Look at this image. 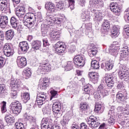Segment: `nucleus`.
<instances>
[{"mask_svg":"<svg viewBox=\"0 0 129 129\" xmlns=\"http://www.w3.org/2000/svg\"><path fill=\"white\" fill-rule=\"evenodd\" d=\"M69 4H65L63 2H60L56 4L55 7L56 10L57 11H61V10H65L66 8H70L71 10H74L75 6V1L74 0H68Z\"/></svg>","mask_w":129,"mask_h":129,"instance_id":"nucleus-1","label":"nucleus"},{"mask_svg":"<svg viewBox=\"0 0 129 129\" xmlns=\"http://www.w3.org/2000/svg\"><path fill=\"white\" fill-rule=\"evenodd\" d=\"M10 108L14 114H19L22 111V104L18 101H14L10 104Z\"/></svg>","mask_w":129,"mask_h":129,"instance_id":"nucleus-2","label":"nucleus"},{"mask_svg":"<svg viewBox=\"0 0 129 129\" xmlns=\"http://www.w3.org/2000/svg\"><path fill=\"white\" fill-rule=\"evenodd\" d=\"M25 18H27L24 23L28 28H33V26L36 24V18L35 15L32 13L27 14Z\"/></svg>","mask_w":129,"mask_h":129,"instance_id":"nucleus-3","label":"nucleus"},{"mask_svg":"<svg viewBox=\"0 0 129 129\" xmlns=\"http://www.w3.org/2000/svg\"><path fill=\"white\" fill-rule=\"evenodd\" d=\"M85 61H86V58L83 55H78L74 58V62L77 68L83 67L85 65Z\"/></svg>","mask_w":129,"mask_h":129,"instance_id":"nucleus-4","label":"nucleus"},{"mask_svg":"<svg viewBox=\"0 0 129 129\" xmlns=\"http://www.w3.org/2000/svg\"><path fill=\"white\" fill-rule=\"evenodd\" d=\"M52 111L54 116L59 118L62 116L63 112L61 111V104L59 102H55L52 105Z\"/></svg>","mask_w":129,"mask_h":129,"instance_id":"nucleus-5","label":"nucleus"},{"mask_svg":"<svg viewBox=\"0 0 129 129\" xmlns=\"http://www.w3.org/2000/svg\"><path fill=\"white\" fill-rule=\"evenodd\" d=\"M4 53L7 57H11L14 55V52L13 51V46L12 44L9 43H6L3 47Z\"/></svg>","mask_w":129,"mask_h":129,"instance_id":"nucleus-6","label":"nucleus"},{"mask_svg":"<svg viewBox=\"0 0 129 129\" xmlns=\"http://www.w3.org/2000/svg\"><path fill=\"white\" fill-rule=\"evenodd\" d=\"M66 50V45L65 43L60 41L57 42L55 45V51L57 54H62Z\"/></svg>","mask_w":129,"mask_h":129,"instance_id":"nucleus-7","label":"nucleus"},{"mask_svg":"<svg viewBox=\"0 0 129 129\" xmlns=\"http://www.w3.org/2000/svg\"><path fill=\"white\" fill-rule=\"evenodd\" d=\"M52 122V119L49 118H43L41 121V129H51Z\"/></svg>","mask_w":129,"mask_h":129,"instance_id":"nucleus-8","label":"nucleus"},{"mask_svg":"<svg viewBox=\"0 0 129 129\" xmlns=\"http://www.w3.org/2000/svg\"><path fill=\"white\" fill-rule=\"evenodd\" d=\"M50 70H51V65L49 63L43 62L40 65L37 71L43 74V72L49 71Z\"/></svg>","mask_w":129,"mask_h":129,"instance_id":"nucleus-9","label":"nucleus"},{"mask_svg":"<svg viewBox=\"0 0 129 129\" xmlns=\"http://www.w3.org/2000/svg\"><path fill=\"white\" fill-rule=\"evenodd\" d=\"M118 75L121 80H124V81H129L128 71H119Z\"/></svg>","mask_w":129,"mask_h":129,"instance_id":"nucleus-10","label":"nucleus"},{"mask_svg":"<svg viewBox=\"0 0 129 129\" xmlns=\"http://www.w3.org/2000/svg\"><path fill=\"white\" fill-rule=\"evenodd\" d=\"M17 63L19 68H24L27 66V59L24 57L18 56L17 59Z\"/></svg>","mask_w":129,"mask_h":129,"instance_id":"nucleus-11","label":"nucleus"},{"mask_svg":"<svg viewBox=\"0 0 129 129\" xmlns=\"http://www.w3.org/2000/svg\"><path fill=\"white\" fill-rule=\"evenodd\" d=\"M8 24H9V19L8 18V16H1L0 19V28L3 30L6 29L7 26H8Z\"/></svg>","mask_w":129,"mask_h":129,"instance_id":"nucleus-12","label":"nucleus"},{"mask_svg":"<svg viewBox=\"0 0 129 129\" xmlns=\"http://www.w3.org/2000/svg\"><path fill=\"white\" fill-rule=\"evenodd\" d=\"M90 5L92 8L98 9V8L103 6V1L102 0H90Z\"/></svg>","mask_w":129,"mask_h":129,"instance_id":"nucleus-13","label":"nucleus"},{"mask_svg":"<svg viewBox=\"0 0 129 129\" xmlns=\"http://www.w3.org/2000/svg\"><path fill=\"white\" fill-rule=\"evenodd\" d=\"M19 49L21 50L22 53H27L29 50V44L27 41H22L19 43Z\"/></svg>","mask_w":129,"mask_h":129,"instance_id":"nucleus-14","label":"nucleus"},{"mask_svg":"<svg viewBox=\"0 0 129 129\" xmlns=\"http://www.w3.org/2000/svg\"><path fill=\"white\" fill-rule=\"evenodd\" d=\"M16 11V15L18 18H23L25 15V13H26V10H25V7H24V6H18Z\"/></svg>","mask_w":129,"mask_h":129,"instance_id":"nucleus-15","label":"nucleus"},{"mask_svg":"<svg viewBox=\"0 0 129 129\" xmlns=\"http://www.w3.org/2000/svg\"><path fill=\"white\" fill-rule=\"evenodd\" d=\"M88 77L93 83H97L98 82V74L94 72H90L88 74Z\"/></svg>","mask_w":129,"mask_h":129,"instance_id":"nucleus-16","label":"nucleus"},{"mask_svg":"<svg viewBox=\"0 0 129 129\" xmlns=\"http://www.w3.org/2000/svg\"><path fill=\"white\" fill-rule=\"evenodd\" d=\"M98 93H100L102 97H104L108 95V91L106 89H104L103 85H100L97 88Z\"/></svg>","mask_w":129,"mask_h":129,"instance_id":"nucleus-17","label":"nucleus"},{"mask_svg":"<svg viewBox=\"0 0 129 129\" xmlns=\"http://www.w3.org/2000/svg\"><path fill=\"white\" fill-rule=\"evenodd\" d=\"M23 84L21 80H19L18 81H16L15 80H12L11 82L10 83V85L13 89L17 90L19 87H21V86Z\"/></svg>","mask_w":129,"mask_h":129,"instance_id":"nucleus-18","label":"nucleus"},{"mask_svg":"<svg viewBox=\"0 0 129 129\" xmlns=\"http://www.w3.org/2000/svg\"><path fill=\"white\" fill-rule=\"evenodd\" d=\"M49 87V79L47 78H44L42 81L39 82V87L41 89L45 90L47 89V88Z\"/></svg>","mask_w":129,"mask_h":129,"instance_id":"nucleus-19","label":"nucleus"},{"mask_svg":"<svg viewBox=\"0 0 129 129\" xmlns=\"http://www.w3.org/2000/svg\"><path fill=\"white\" fill-rule=\"evenodd\" d=\"M126 96H127L126 92L124 93L118 92L116 94V99L119 102H120V101H125L127 98Z\"/></svg>","mask_w":129,"mask_h":129,"instance_id":"nucleus-20","label":"nucleus"},{"mask_svg":"<svg viewBox=\"0 0 129 129\" xmlns=\"http://www.w3.org/2000/svg\"><path fill=\"white\" fill-rule=\"evenodd\" d=\"M92 12L94 14V21L95 22H98L102 20V14L100 12L94 9H93Z\"/></svg>","mask_w":129,"mask_h":129,"instance_id":"nucleus-21","label":"nucleus"},{"mask_svg":"<svg viewBox=\"0 0 129 129\" xmlns=\"http://www.w3.org/2000/svg\"><path fill=\"white\" fill-rule=\"evenodd\" d=\"M45 9H46L49 13H51L52 14L55 13V11H56L55 5L50 2H47L45 4Z\"/></svg>","mask_w":129,"mask_h":129,"instance_id":"nucleus-22","label":"nucleus"},{"mask_svg":"<svg viewBox=\"0 0 129 129\" xmlns=\"http://www.w3.org/2000/svg\"><path fill=\"white\" fill-rule=\"evenodd\" d=\"M113 64L114 61L112 60H109L108 61H106L105 63V67L103 63L101 65L102 68H105V70L107 71H109V70H111L112 68H113Z\"/></svg>","mask_w":129,"mask_h":129,"instance_id":"nucleus-23","label":"nucleus"},{"mask_svg":"<svg viewBox=\"0 0 129 129\" xmlns=\"http://www.w3.org/2000/svg\"><path fill=\"white\" fill-rule=\"evenodd\" d=\"M118 49H119L118 46L114 45H112L109 48V52L111 55L116 56L118 54Z\"/></svg>","mask_w":129,"mask_h":129,"instance_id":"nucleus-24","label":"nucleus"},{"mask_svg":"<svg viewBox=\"0 0 129 129\" xmlns=\"http://www.w3.org/2000/svg\"><path fill=\"white\" fill-rule=\"evenodd\" d=\"M110 10L113 13H119L120 12V7L117 4L111 3L110 5Z\"/></svg>","mask_w":129,"mask_h":129,"instance_id":"nucleus-25","label":"nucleus"},{"mask_svg":"<svg viewBox=\"0 0 129 129\" xmlns=\"http://www.w3.org/2000/svg\"><path fill=\"white\" fill-rule=\"evenodd\" d=\"M4 119L7 123H14L15 122V117L11 115L10 113H7L5 115Z\"/></svg>","mask_w":129,"mask_h":129,"instance_id":"nucleus-26","label":"nucleus"},{"mask_svg":"<svg viewBox=\"0 0 129 129\" xmlns=\"http://www.w3.org/2000/svg\"><path fill=\"white\" fill-rule=\"evenodd\" d=\"M15 36V31L13 30H8L6 33V39L7 41H11Z\"/></svg>","mask_w":129,"mask_h":129,"instance_id":"nucleus-27","label":"nucleus"},{"mask_svg":"<svg viewBox=\"0 0 129 129\" xmlns=\"http://www.w3.org/2000/svg\"><path fill=\"white\" fill-rule=\"evenodd\" d=\"M117 110L119 111V112H121L123 111V113L124 114H129V106L128 105H126V106H120L118 107L117 108Z\"/></svg>","mask_w":129,"mask_h":129,"instance_id":"nucleus-28","label":"nucleus"},{"mask_svg":"<svg viewBox=\"0 0 129 129\" xmlns=\"http://www.w3.org/2000/svg\"><path fill=\"white\" fill-rule=\"evenodd\" d=\"M41 49V41H34L32 43V50L33 51H37Z\"/></svg>","mask_w":129,"mask_h":129,"instance_id":"nucleus-29","label":"nucleus"},{"mask_svg":"<svg viewBox=\"0 0 129 129\" xmlns=\"http://www.w3.org/2000/svg\"><path fill=\"white\" fill-rule=\"evenodd\" d=\"M21 99L24 103H27V102L30 100V93L27 92L22 93L21 94Z\"/></svg>","mask_w":129,"mask_h":129,"instance_id":"nucleus-30","label":"nucleus"},{"mask_svg":"<svg viewBox=\"0 0 129 129\" xmlns=\"http://www.w3.org/2000/svg\"><path fill=\"white\" fill-rule=\"evenodd\" d=\"M116 79V77L114 74H108L105 77V82H111L114 81Z\"/></svg>","mask_w":129,"mask_h":129,"instance_id":"nucleus-31","label":"nucleus"},{"mask_svg":"<svg viewBox=\"0 0 129 129\" xmlns=\"http://www.w3.org/2000/svg\"><path fill=\"white\" fill-rule=\"evenodd\" d=\"M23 75L25 79H28L32 76V72L30 69H26L23 72Z\"/></svg>","mask_w":129,"mask_h":129,"instance_id":"nucleus-32","label":"nucleus"},{"mask_svg":"<svg viewBox=\"0 0 129 129\" xmlns=\"http://www.w3.org/2000/svg\"><path fill=\"white\" fill-rule=\"evenodd\" d=\"M10 24L13 29H17L18 28V20H17V18L12 17L10 20Z\"/></svg>","mask_w":129,"mask_h":129,"instance_id":"nucleus-33","label":"nucleus"},{"mask_svg":"<svg viewBox=\"0 0 129 129\" xmlns=\"http://www.w3.org/2000/svg\"><path fill=\"white\" fill-rule=\"evenodd\" d=\"M49 37L50 40L53 41H57L59 39V36H58V32H52L49 34Z\"/></svg>","mask_w":129,"mask_h":129,"instance_id":"nucleus-34","label":"nucleus"},{"mask_svg":"<svg viewBox=\"0 0 129 129\" xmlns=\"http://www.w3.org/2000/svg\"><path fill=\"white\" fill-rule=\"evenodd\" d=\"M91 66L92 68H93L95 70L97 69H99V62L97 61V60H92L91 62Z\"/></svg>","mask_w":129,"mask_h":129,"instance_id":"nucleus-35","label":"nucleus"},{"mask_svg":"<svg viewBox=\"0 0 129 129\" xmlns=\"http://www.w3.org/2000/svg\"><path fill=\"white\" fill-rule=\"evenodd\" d=\"M9 90L5 85H0V94H8Z\"/></svg>","mask_w":129,"mask_h":129,"instance_id":"nucleus-36","label":"nucleus"},{"mask_svg":"<svg viewBox=\"0 0 129 129\" xmlns=\"http://www.w3.org/2000/svg\"><path fill=\"white\" fill-rule=\"evenodd\" d=\"M26 118L29 120L30 122H31L32 125L37 126V125L36 124V118L35 117H33L32 116H27Z\"/></svg>","mask_w":129,"mask_h":129,"instance_id":"nucleus-37","label":"nucleus"},{"mask_svg":"<svg viewBox=\"0 0 129 129\" xmlns=\"http://www.w3.org/2000/svg\"><path fill=\"white\" fill-rule=\"evenodd\" d=\"M111 35L113 37L118 36V28H117L116 26H113L111 30Z\"/></svg>","mask_w":129,"mask_h":129,"instance_id":"nucleus-38","label":"nucleus"},{"mask_svg":"<svg viewBox=\"0 0 129 129\" xmlns=\"http://www.w3.org/2000/svg\"><path fill=\"white\" fill-rule=\"evenodd\" d=\"M4 40L5 35L4 34V32L0 31V49H2V47H3Z\"/></svg>","mask_w":129,"mask_h":129,"instance_id":"nucleus-39","label":"nucleus"},{"mask_svg":"<svg viewBox=\"0 0 129 129\" xmlns=\"http://www.w3.org/2000/svg\"><path fill=\"white\" fill-rule=\"evenodd\" d=\"M97 119V118H96V117L94 116H90L87 120V122L89 125V124H91L92 122H94Z\"/></svg>","mask_w":129,"mask_h":129,"instance_id":"nucleus-40","label":"nucleus"},{"mask_svg":"<svg viewBox=\"0 0 129 129\" xmlns=\"http://www.w3.org/2000/svg\"><path fill=\"white\" fill-rule=\"evenodd\" d=\"M83 91H84V93L87 94V96L89 97V93H90V88H89V85H86L84 86L83 88Z\"/></svg>","mask_w":129,"mask_h":129,"instance_id":"nucleus-41","label":"nucleus"},{"mask_svg":"<svg viewBox=\"0 0 129 129\" xmlns=\"http://www.w3.org/2000/svg\"><path fill=\"white\" fill-rule=\"evenodd\" d=\"M0 4L3 5L0 6V8L2 7V11H3V10H5V11H6V9H5V8H7V6H8V0H0Z\"/></svg>","mask_w":129,"mask_h":129,"instance_id":"nucleus-42","label":"nucleus"},{"mask_svg":"<svg viewBox=\"0 0 129 129\" xmlns=\"http://www.w3.org/2000/svg\"><path fill=\"white\" fill-rule=\"evenodd\" d=\"M110 28V23L108 21L104 22L102 25V29L105 31H107Z\"/></svg>","mask_w":129,"mask_h":129,"instance_id":"nucleus-43","label":"nucleus"},{"mask_svg":"<svg viewBox=\"0 0 129 129\" xmlns=\"http://www.w3.org/2000/svg\"><path fill=\"white\" fill-rule=\"evenodd\" d=\"M42 111L44 114H50L51 112V108L49 106H46L42 108Z\"/></svg>","mask_w":129,"mask_h":129,"instance_id":"nucleus-44","label":"nucleus"},{"mask_svg":"<svg viewBox=\"0 0 129 129\" xmlns=\"http://www.w3.org/2000/svg\"><path fill=\"white\" fill-rule=\"evenodd\" d=\"M49 25L47 24H42L41 25V31L42 33L45 32L44 34H46L47 30H49Z\"/></svg>","mask_w":129,"mask_h":129,"instance_id":"nucleus-45","label":"nucleus"},{"mask_svg":"<svg viewBox=\"0 0 129 129\" xmlns=\"http://www.w3.org/2000/svg\"><path fill=\"white\" fill-rule=\"evenodd\" d=\"M73 69V62L72 61H68L67 62V65L65 67V69L67 70V71H70L72 69Z\"/></svg>","mask_w":129,"mask_h":129,"instance_id":"nucleus-46","label":"nucleus"},{"mask_svg":"<svg viewBox=\"0 0 129 129\" xmlns=\"http://www.w3.org/2000/svg\"><path fill=\"white\" fill-rule=\"evenodd\" d=\"M97 53V50L96 48H93L91 50V51L89 52V56L90 57H93V56H95Z\"/></svg>","mask_w":129,"mask_h":129,"instance_id":"nucleus-47","label":"nucleus"},{"mask_svg":"<svg viewBox=\"0 0 129 129\" xmlns=\"http://www.w3.org/2000/svg\"><path fill=\"white\" fill-rule=\"evenodd\" d=\"M2 107H1V111L2 113L7 112V102L6 101L2 102Z\"/></svg>","mask_w":129,"mask_h":129,"instance_id":"nucleus-48","label":"nucleus"},{"mask_svg":"<svg viewBox=\"0 0 129 129\" xmlns=\"http://www.w3.org/2000/svg\"><path fill=\"white\" fill-rule=\"evenodd\" d=\"M99 124H100V123L97 119L96 121H95L94 122H92V123L91 124H90L89 125H90V126H91L92 127H97V126H99Z\"/></svg>","mask_w":129,"mask_h":129,"instance_id":"nucleus-49","label":"nucleus"},{"mask_svg":"<svg viewBox=\"0 0 129 129\" xmlns=\"http://www.w3.org/2000/svg\"><path fill=\"white\" fill-rule=\"evenodd\" d=\"M15 127L17 129H25L24 128V124L22 122H17L15 123Z\"/></svg>","mask_w":129,"mask_h":129,"instance_id":"nucleus-50","label":"nucleus"},{"mask_svg":"<svg viewBox=\"0 0 129 129\" xmlns=\"http://www.w3.org/2000/svg\"><path fill=\"white\" fill-rule=\"evenodd\" d=\"M40 97V98H42V99H43V100H45L46 97V93L41 92L39 94H38L36 98H39Z\"/></svg>","mask_w":129,"mask_h":129,"instance_id":"nucleus-51","label":"nucleus"},{"mask_svg":"<svg viewBox=\"0 0 129 129\" xmlns=\"http://www.w3.org/2000/svg\"><path fill=\"white\" fill-rule=\"evenodd\" d=\"M44 23L47 24L48 26H53L55 25L54 22L51 20V19H47L44 20Z\"/></svg>","mask_w":129,"mask_h":129,"instance_id":"nucleus-52","label":"nucleus"},{"mask_svg":"<svg viewBox=\"0 0 129 129\" xmlns=\"http://www.w3.org/2000/svg\"><path fill=\"white\" fill-rule=\"evenodd\" d=\"M6 64V62H5V58H4L2 56H0V69L3 68L5 64Z\"/></svg>","mask_w":129,"mask_h":129,"instance_id":"nucleus-53","label":"nucleus"},{"mask_svg":"<svg viewBox=\"0 0 129 129\" xmlns=\"http://www.w3.org/2000/svg\"><path fill=\"white\" fill-rule=\"evenodd\" d=\"M87 109V104L86 103H82L80 104V110H86Z\"/></svg>","mask_w":129,"mask_h":129,"instance_id":"nucleus-54","label":"nucleus"},{"mask_svg":"<svg viewBox=\"0 0 129 129\" xmlns=\"http://www.w3.org/2000/svg\"><path fill=\"white\" fill-rule=\"evenodd\" d=\"M101 107H102L101 104L98 103H97L95 106V111L96 112H98V111H100V110L101 109Z\"/></svg>","mask_w":129,"mask_h":129,"instance_id":"nucleus-55","label":"nucleus"},{"mask_svg":"<svg viewBox=\"0 0 129 129\" xmlns=\"http://www.w3.org/2000/svg\"><path fill=\"white\" fill-rule=\"evenodd\" d=\"M11 97L13 99H16L17 97H18V93L17 92L16 90L13 91L11 93Z\"/></svg>","mask_w":129,"mask_h":129,"instance_id":"nucleus-56","label":"nucleus"},{"mask_svg":"<svg viewBox=\"0 0 129 129\" xmlns=\"http://www.w3.org/2000/svg\"><path fill=\"white\" fill-rule=\"evenodd\" d=\"M117 88L120 90H124V86L122 84V83H118L117 85Z\"/></svg>","mask_w":129,"mask_h":129,"instance_id":"nucleus-57","label":"nucleus"},{"mask_svg":"<svg viewBox=\"0 0 129 129\" xmlns=\"http://www.w3.org/2000/svg\"><path fill=\"white\" fill-rule=\"evenodd\" d=\"M36 102L38 105H43L45 103V100L42 99V100H39V98H36Z\"/></svg>","mask_w":129,"mask_h":129,"instance_id":"nucleus-58","label":"nucleus"},{"mask_svg":"<svg viewBox=\"0 0 129 129\" xmlns=\"http://www.w3.org/2000/svg\"><path fill=\"white\" fill-rule=\"evenodd\" d=\"M115 122V120L113 118H110L108 120V123L109 125H113Z\"/></svg>","mask_w":129,"mask_h":129,"instance_id":"nucleus-59","label":"nucleus"},{"mask_svg":"<svg viewBox=\"0 0 129 129\" xmlns=\"http://www.w3.org/2000/svg\"><path fill=\"white\" fill-rule=\"evenodd\" d=\"M124 19H127L129 22V9H127L124 12Z\"/></svg>","mask_w":129,"mask_h":129,"instance_id":"nucleus-60","label":"nucleus"},{"mask_svg":"<svg viewBox=\"0 0 129 129\" xmlns=\"http://www.w3.org/2000/svg\"><path fill=\"white\" fill-rule=\"evenodd\" d=\"M109 88H112L114 86V81L106 83Z\"/></svg>","mask_w":129,"mask_h":129,"instance_id":"nucleus-61","label":"nucleus"},{"mask_svg":"<svg viewBox=\"0 0 129 129\" xmlns=\"http://www.w3.org/2000/svg\"><path fill=\"white\" fill-rule=\"evenodd\" d=\"M42 41L44 47H47V46H49V42H48V39H47V38H43Z\"/></svg>","mask_w":129,"mask_h":129,"instance_id":"nucleus-62","label":"nucleus"},{"mask_svg":"<svg viewBox=\"0 0 129 129\" xmlns=\"http://www.w3.org/2000/svg\"><path fill=\"white\" fill-rule=\"evenodd\" d=\"M50 129H60V126L58 125L51 124V126H50Z\"/></svg>","mask_w":129,"mask_h":129,"instance_id":"nucleus-63","label":"nucleus"},{"mask_svg":"<svg viewBox=\"0 0 129 129\" xmlns=\"http://www.w3.org/2000/svg\"><path fill=\"white\" fill-rule=\"evenodd\" d=\"M80 129H87V125L85 124V123H82L80 124Z\"/></svg>","mask_w":129,"mask_h":129,"instance_id":"nucleus-64","label":"nucleus"}]
</instances>
